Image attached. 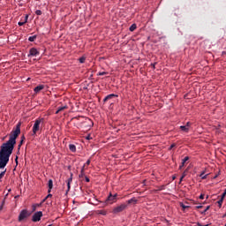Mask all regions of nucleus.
Returning <instances> with one entry per match:
<instances>
[{
	"label": "nucleus",
	"mask_w": 226,
	"mask_h": 226,
	"mask_svg": "<svg viewBox=\"0 0 226 226\" xmlns=\"http://www.w3.org/2000/svg\"><path fill=\"white\" fill-rule=\"evenodd\" d=\"M22 124L19 122L16 128L11 131L9 136V140L3 143L0 147V169H4L10 162V157L15 149V144H17V138L20 135V126Z\"/></svg>",
	"instance_id": "1"
},
{
	"label": "nucleus",
	"mask_w": 226,
	"mask_h": 226,
	"mask_svg": "<svg viewBox=\"0 0 226 226\" xmlns=\"http://www.w3.org/2000/svg\"><path fill=\"white\" fill-rule=\"evenodd\" d=\"M31 216V213L27 209H23L20 211L18 217V222H26Z\"/></svg>",
	"instance_id": "2"
},
{
	"label": "nucleus",
	"mask_w": 226,
	"mask_h": 226,
	"mask_svg": "<svg viewBox=\"0 0 226 226\" xmlns=\"http://www.w3.org/2000/svg\"><path fill=\"white\" fill-rule=\"evenodd\" d=\"M45 122V118H37L33 126V135H36L40 132V125Z\"/></svg>",
	"instance_id": "3"
},
{
	"label": "nucleus",
	"mask_w": 226,
	"mask_h": 226,
	"mask_svg": "<svg viewBox=\"0 0 226 226\" xmlns=\"http://www.w3.org/2000/svg\"><path fill=\"white\" fill-rule=\"evenodd\" d=\"M126 207H128V205L126 203H123L120 206H117V207H115L113 209V213L114 215H117L118 213H123V211H124Z\"/></svg>",
	"instance_id": "4"
},
{
	"label": "nucleus",
	"mask_w": 226,
	"mask_h": 226,
	"mask_svg": "<svg viewBox=\"0 0 226 226\" xmlns=\"http://www.w3.org/2000/svg\"><path fill=\"white\" fill-rule=\"evenodd\" d=\"M41 216H43V212L42 211H38L36 213L34 214V215L32 216V222H40V220H41Z\"/></svg>",
	"instance_id": "5"
},
{
	"label": "nucleus",
	"mask_w": 226,
	"mask_h": 226,
	"mask_svg": "<svg viewBox=\"0 0 226 226\" xmlns=\"http://www.w3.org/2000/svg\"><path fill=\"white\" fill-rule=\"evenodd\" d=\"M40 56V51L36 49V48H31L29 50V54L27 55V57H36Z\"/></svg>",
	"instance_id": "6"
},
{
	"label": "nucleus",
	"mask_w": 226,
	"mask_h": 226,
	"mask_svg": "<svg viewBox=\"0 0 226 226\" xmlns=\"http://www.w3.org/2000/svg\"><path fill=\"white\" fill-rule=\"evenodd\" d=\"M117 200V194H109L106 200L107 204H114Z\"/></svg>",
	"instance_id": "7"
},
{
	"label": "nucleus",
	"mask_w": 226,
	"mask_h": 226,
	"mask_svg": "<svg viewBox=\"0 0 226 226\" xmlns=\"http://www.w3.org/2000/svg\"><path fill=\"white\" fill-rule=\"evenodd\" d=\"M117 96L118 95L115 94H109L103 99V102L105 103L106 102H109V100H112V98H117Z\"/></svg>",
	"instance_id": "8"
},
{
	"label": "nucleus",
	"mask_w": 226,
	"mask_h": 226,
	"mask_svg": "<svg viewBox=\"0 0 226 226\" xmlns=\"http://www.w3.org/2000/svg\"><path fill=\"white\" fill-rule=\"evenodd\" d=\"M48 193H50V192H52V189L54 188V181H52V179H49L48 182Z\"/></svg>",
	"instance_id": "9"
},
{
	"label": "nucleus",
	"mask_w": 226,
	"mask_h": 226,
	"mask_svg": "<svg viewBox=\"0 0 226 226\" xmlns=\"http://www.w3.org/2000/svg\"><path fill=\"white\" fill-rule=\"evenodd\" d=\"M42 89H45V86L39 85L34 89V93H40V91H42Z\"/></svg>",
	"instance_id": "10"
},
{
	"label": "nucleus",
	"mask_w": 226,
	"mask_h": 226,
	"mask_svg": "<svg viewBox=\"0 0 226 226\" xmlns=\"http://www.w3.org/2000/svg\"><path fill=\"white\" fill-rule=\"evenodd\" d=\"M190 160V157L185 156L183 160H182V163L179 166V169L181 170V169H183L185 167V164L186 163V162H188Z\"/></svg>",
	"instance_id": "11"
},
{
	"label": "nucleus",
	"mask_w": 226,
	"mask_h": 226,
	"mask_svg": "<svg viewBox=\"0 0 226 226\" xmlns=\"http://www.w3.org/2000/svg\"><path fill=\"white\" fill-rule=\"evenodd\" d=\"M66 109H68V106H63V107H59L57 109V110L56 111V114H59V112H63V110H66Z\"/></svg>",
	"instance_id": "12"
},
{
	"label": "nucleus",
	"mask_w": 226,
	"mask_h": 226,
	"mask_svg": "<svg viewBox=\"0 0 226 226\" xmlns=\"http://www.w3.org/2000/svg\"><path fill=\"white\" fill-rule=\"evenodd\" d=\"M180 130L182 132H185V133H188V132H190V129L188 128V126H185V125H181Z\"/></svg>",
	"instance_id": "13"
},
{
	"label": "nucleus",
	"mask_w": 226,
	"mask_h": 226,
	"mask_svg": "<svg viewBox=\"0 0 226 226\" xmlns=\"http://www.w3.org/2000/svg\"><path fill=\"white\" fill-rule=\"evenodd\" d=\"M69 149H70V151H72V153H75V151H77V147H75V145H73V144H70Z\"/></svg>",
	"instance_id": "14"
},
{
	"label": "nucleus",
	"mask_w": 226,
	"mask_h": 226,
	"mask_svg": "<svg viewBox=\"0 0 226 226\" xmlns=\"http://www.w3.org/2000/svg\"><path fill=\"white\" fill-rule=\"evenodd\" d=\"M67 191H66V193H68V192H70V188H72L71 186V183H72V178H69L67 181Z\"/></svg>",
	"instance_id": "15"
},
{
	"label": "nucleus",
	"mask_w": 226,
	"mask_h": 226,
	"mask_svg": "<svg viewBox=\"0 0 226 226\" xmlns=\"http://www.w3.org/2000/svg\"><path fill=\"white\" fill-rule=\"evenodd\" d=\"M223 196H221V199L217 201L218 207H222V204H223Z\"/></svg>",
	"instance_id": "16"
},
{
	"label": "nucleus",
	"mask_w": 226,
	"mask_h": 226,
	"mask_svg": "<svg viewBox=\"0 0 226 226\" xmlns=\"http://www.w3.org/2000/svg\"><path fill=\"white\" fill-rule=\"evenodd\" d=\"M27 19H28V17L26 16L25 21H19V22L18 23V26H24V24H26V23L27 22Z\"/></svg>",
	"instance_id": "17"
},
{
	"label": "nucleus",
	"mask_w": 226,
	"mask_h": 226,
	"mask_svg": "<svg viewBox=\"0 0 226 226\" xmlns=\"http://www.w3.org/2000/svg\"><path fill=\"white\" fill-rule=\"evenodd\" d=\"M135 29H137V25L136 24H132L130 28L129 31H131L132 33H133V31H135Z\"/></svg>",
	"instance_id": "18"
},
{
	"label": "nucleus",
	"mask_w": 226,
	"mask_h": 226,
	"mask_svg": "<svg viewBox=\"0 0 226 226\" xmlns=\"http://www.w3.org/2000/svg\"><path fill=\"white\" fill-rule=\"evenodd\" d=\"M137 202V199L132 198L131 200H127V204H135Z\"/></svg>",
	"instance_id": "19"
},
{
	"label": "nucleus",
	"mask_w": 226,
	"mask_h": 226,
	"mask_svg": "<svg viewBox=\"0 0 226 226\" xmlns=\"http://www.w3.org/2000/svg\"><path fill=\"white\" fill-rule=\"evenodd\" d=\"M97 215H102L103 216H105V215H107V211H105V210H97Z\"/></svg>",
	"instance_id": "20"
},
{
	"label": "nucleus",
	"mask_w": 226,
	"mask_h": 226,
	"mask_svg": "<svg viewBox=\"0 0 226 226\" xmlns=\"http://www.w3.org/2000/svg\"><path fill=\"white\" fill-rule=\"evenodd\" d=\"M37 36L36 35H34V36H30L28 38V41H34L36 40Z\"/></svg>",
	"instance_id": "21"
},
{
	"label": "nucleus",
	"mask_w": 226,
	"mask_h": 226,
	"mask_svg": "<svg viewBox=\"0 0 226 226\" xmlns=\"http://www.w3.org/2000/svg\"><path fill=\"white\" fill-rule=\"evenodd\" d=\"M206 173L203 171L200 175V177H201V179H206L207 177V175H205Z\"/></svg>",
	"instance_id": "22"
},
{
	"label": "nucleus",
	"mask_w": 226,
	"mask_h": 226,
	"mask_svg": "<svg viewBox=\"0 0 226 226\" xmlns=\"http://www.w3.org/2000/svg\"><path fill=\"white\" fill-rule=\"evenodd\" d=\"M47 199H52V194L50 192H49V194L45 197V199L42 200V202H45V200H47Z\"/></svg>",
	"instance_id": "23"
},
{
	"label": "nucleus",
	"mask_w": 226,
	"mask_h": 226,
	"mask_svg": "<svg viewBox=\"0 0 226 226\" xmlns=\"http://www.w3.org/2000/svg\"><path fill=\"white\" fill-rule=\"evenodd\" d=\"M79 63L81 64H84L86 63V56H81L79 59Z\"/></svg>",
	"instance_id": "24"
},
{
	"label": "nucleus",
	"mask_w": 226,
	"mask_h": 226,
	"mask_svg": "<svg viewBox=\"0 0 226 226\" xmlns=\"http://www.w3.org/2000/svg\"><path fill=\"white\" fill-rule=\"evenodd\" d=\"M4 174H6V169L0 173V179H3V177H4Z\"/></svg>",
	"instance_id": "25"
},
{
	"label": "nucleus",
	"mask_w": 226,
	"mask_h": 226,
	"mask_svg": "<svg viewBox=\"0 0 226 226\" xmlns=\"http://www.w3.org/2000/svg\"><path fill=\"white\" fill-rule=\"evenodd\" d=\"M84 176H86V173L84 172V170H81L79 177H84Z\"/></svg>",
	"instance_id": "26"
},
{
	"label": "nucleus",
	"mask_w": 226,
	"mask_h": 226,
	"mask_svg": "<svg viewBox=\"0 0 226 226\" xmlns=\"http://www.w3.org/2000/svg\"><path fill=\"white\" fill-rule=\"evenodd\" d=\"M180 207L184 209H188V207H190L189 206H185V204L181 203Z\"/></svg>",
	"instance_id": "27"
},
{
	"label": "nucleus",
	"mask_w": 226,
	"mask_h": 226,
	"mask_svg": "<svg viewBox=\"0 0 226 226\" xmlns=\"http://www.w3.org/2000/svg\"><path fill=\"white\" fill-rule=\"evenodd\" d=\"M22 144H24L23 140H20L19 146H18V149H20V147H22Z\"/></svg>",
	"instance_id": "28"
},
{
	"label": "nucleus",
	"mask_w": 226,
	"mask_h": 226,
	"mask_svg": "<svg viewBox=\"0 0 226 226\" xmlns=\"http://www.w3.org/2000/svg\"><path fill=\"white\" fill-rule=\"evenodd\" d=\"M159 192H162V190H165V185H161L158 188Z\"/></svg>",
	"instance_id": "29"
},
{
	"label": "nucleus",
	"mask_w": 226,
	"mask_h": 226,
	"mask_svg": "<svg viewBox=\"0 0 226 226\" xmlns=\"http://www.w3.org/2000/svg\"><path fill=\"white\" fill-rule=\"evenodd\" d=\"M186 177V170H185L182 174V179H185Z\"/></svg>",
	"instance_id": "30"
},
{
	"label": "nucleus",
	"mask_w": 226,
	"mask_h": 226,
	"mask_svg": "<svg viewBox=\"0 0 226 226\" xmlns=\"http://www.w3.org/2000/svg\"><path fill=\"white\" fill-rule=\"evenodd\" d=\"M35 15H41V11L37 10V11H35Z\"/></svg>",
	"instance_id": "31"
},
{
	"label": "nucleus",
	"mask_w": 226,
	"mask_h": 226,
	"mask_svg": "<svg viewBox=\"0 0 226 226\" xmlns=\"http://www.w3.org/2000/svg\"><path fill=\"white\" fill-rule=\"evenodd\" d=\"M185 126H187V128H189V129H190V126H192V123L187 122V123H186V124H185Z\"/></svg>",
	"instance_id": "32"
},
{
	"label": "nucleus",
	"mask_w": 226,
	"mask_h": 226,
	"mask_svg": "<svg viewBox=\"0 0 226 226\" xmlns=\"http://www.w3.org/2000/svg\"><path fill=\"white\" fill-rule=\"evenodd\" d=\"M99 75H100V76L107 75V72H99Z\"/></svg>",
	"instance_id": "33"
},
{
	"label": "nucleus",
	"mask_w": 226,
	"mask_h": 226,
	"mask_svg": "<svg viewBox=\"0 0 226 226\" xmlns=\"http://www.w3.org/2000/svg\"><path fill=\"white\" fill-rule=\"evenodd\" d=\"M86 163H87V165H90L91 164V159H88Z\"/></svg>",
	"instance_id": "34"
},
{
	"label": "nucleus",
	"mask_w": 226,
	"mask_h": 226,
	"mask_svg": "<svg viewBox=\"0 0 226 226\" xmlns=\"http://www.w3.org/2000/svg\"><path fill=\"white\" fill-rule=\"evenodd\" d=\"M197 225L198 226H209V224L202 225V223H200V222H198Z\"/></svg>",
	"instance_id": "35"
},
{
	"label": "nucleus",
	"mask_w": 226,
	"mask_h": 226,
	"mask_svg": "<svg viewBox=\"0 0 226 226\" xmlns=\"http://www.w3.org/2000/svg\"><path fill=\"white\" fill-rule=\"evenodd\" d=\"M173 147H176V144H172V145L170 147V149H173Z\"/></svg>",
	"instance_id": "36"
},
{
	"label": "nucleus",
	"mask_w": 226,
	"mask_h": 226,
	"mask_svg": "<svg viewBox=\"0 0 226 226\" xmlns=\"http://www.w3.org/2000/svg\"><path fill=\"white\" fill-rule=\"evenodd\" d=\"M85 179H86V182H87V183H89V181H90V180H89V177H85Z\"/></svg>",
	"instance_id": "37"
},
{
	"label": "nucleus",
	"mask_w": 226,
	"mask_h": 226,
	"mask_svg": "<svg viewBox=\"0 0 226 226\" xmlns=\"http://www.w3.org/2000/svg\"><path fill=\"white\" fill-rule=\"evenodd\" d=\"M15 162H16V163H19V156H16Z\"/></svg>",
	"instance_id": "38"
},
{
	"label": "nucleus",
	"mask_w": 226,
	"mask_h": 226,
	"mask_svg": "<svg viewBox=\"0 0 226 226\" xmlns=\"http://www.w3.org/2000/svg\"><path fill=\"white\" fill-rule=\"evenodd\" d=\"M81 170H83V172H85V170H86V164L82 167Z\"/></svg>",
	"instance_id": "39"
},
{
	"label": "nucleus",
	"mask_w": 226,
	"mask_h": 226,
	"mask_svg": "<svg viewBox=\"0 0 226 226\" xmlns=\"http://www.w3.org/2000/svg\"><path fill=\"white\" fill-rule=\"evenodd\" d=\"M225 195H226V189L224 190V192L222 194V196L223 198H225Z\"/></svg>",
	"instance_id": "40"
},
{
	"label": "nucleus",
	"mask_w": 226,
	"mask_h": 226,
	"mask_svg": "<svg viewBox=\"0 0 226 226\" xmlns=\"http://www.w3.org/2000/svg\"><path fill=\"white\" fill-rule=\"evenodd\" d=\"M200 199L202 200H204V194H200Z\"/></svg>",
	"instance_id": "41"
},
{
	"label": "nucleus",
	"mask_w": 226,
	"mask_h": 226,
	"mask_svg": "<svg viewBox=\"0 0 226 226\" xmlns=\"http://www.w3.org/2000/svg\"><path fill=\"white\" fill-rule=\"evenodd\" d=\"M21 140H23V141L26 140V136L23 135V136L21 137Z\"/></svg>",
	"instance_id": "42"
},
{
	"label": "nucleus",
	"mask_w": 226,
	"mask_h": 226,
	"mask_svg": "<svg viewBox=\"0 0 226 226\" xmlns=\"http://www.w3.org/2000/svg\"><path fill=\"white\" fill-rule=\"evenodd\" d=\"M181 183H183V177H180L179 185H181Z\"/></svg>",
	"instance_id": "43"
},
{
	"label": "nucleus",
	"mask_w": 226,
	"mask_h": 226,
	"mask_svg": "<svg viewBox=\"0 0 226 226\" xmlns=\"http://www.w3.org/2000/svg\"><path fill=\"white\" fill-rule=\"evenodd\" d=\"M202 206H197L196 208L197 209H201Z\"/></svg>",
	"instance_id": "44"
},
{
	"label": "nucleus",
	"mask_w": 226,
	"mask_h": 226,
	"mask_svg": "<svg viewBox=\"0 0 226 226\" xmlns=\"http://www.w3.org/2000/svg\"><path fill=\"white\" fill-rule=\"evenodd\" d=\"M176 179V176H173L172 177V180L174 181Z\"/></svg>",
	"instance_id": "45"
},
{
	"label": "nucleus",
	"mask_w": 226,
	"mask_h": 226,
	"mask_svg": "<svg viewBox=\"0 0 226 226\" xmlns=\"http://www.w3.org/2000/svg\"><path fill=\"white\" fill-rule=\"evenodd\" d=\"M207 209H209V207H207V208L205 209V211H207Z\"/></svg>",
	"instance_id": "46"
},
{
	"label": "nucleus",
	"mask_w": 226,
	"mask_h": 226,
	"mask_svg": "<svg viewBox=\"0 0 226 226\" xmlns=\"http://www.w3.org/2000/svg\"><path fill=\"white\" fill-rule=\"evenodd\" d=\"M154 64H152L153 68H154Z\"/></svg>",
	"instance_id": "47"
}]
</instances>
